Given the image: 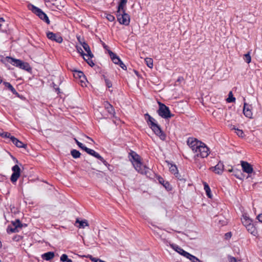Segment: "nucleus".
I'll return each mask as SVG.
<instances>
[{"label":"nucleus","instance_id":"nucleus-1","mask_svg":"<svg viewBox=\"0 0 262 262\" xmlns=\"http://www.w3.org/2000/svg\"><path fill=\"white\" fill-rule=\"evenodd\" d=\"M187 143L192 151L196 153L197 157L204 158L208 156L209 150L201 141L194 138L189 137L187 139Z\"/></svg>","mask_w":262,"mask_h":262},{"label":"nucleus","instance_id":"nucleus-2","mask_svg":"<svg viewBox=\"0 0 262 262\" xmlns=\"http://www.w3.org/2000/svg\"><path fill=\"white\" fill-rule=\"evenodd\" d=\"M145 117H147V122L152 131L160 139L163 141L165 140L166 139V135L162 130L160 126L156 123L155 119L151 117L148 113L145 114Z\"/></svg>","mask_w":262,"mask_h":262},{"label":"nucleus","instance_id":"nucleus-3","mask_svg":"<svg viewBox=\"0 0 262 262\" xmlns=\"http://www.w3.org/2000/svg\"><path fill=\"white\" fill-rule=\"evenodd\" d=\"M129 155L132 157L130 161L136 170L142 174H146L148 168L141 163V157L133 151L129 153Z\"/></svg>","mask_w":262,"mask_h":262},{"label":"nucleus","instance_id":"nucleus-4","mask_svg":"<svg viewBox=\"0 0 262 262\" xmlns=\"http://www.w3.org/2000/svg\"><path fill=\"white\" fill-rule=\"evenodd\" d=\"M6 60L7 62L21 69L25 70L26 71H29L31 69L28 63L23 62L19 59H16L10 57H6Z\"/></svg>","mask_w":262,"mask_h":262},{"label":"nucleus","instance_id":"nucleus-5","mask_svg":"<svg viewBox=\"0 0 262 262\" xmlns=\"http://www.w3.org/2000/svg\"><path fill=\"white\" fill-rule=\"evenodd\" d=\"M159 108L158 113L160 116L164 119H168L172 117L173 115L170 113L169 108L165 104L159 102Z\"/></svg>","mask_w":262,"mask_h":262},{"label":"nucleus","instance_id":"nucleus-6","mask_svg":"<svg viewBox=\"0 0 262 262\" xmlns=\"http://www.w3.org/2000/svg\"><path fill=\"white\" fill-rule=\"evenodd\" d=\"M116 16L117 20L120 24L125 26L129 25L130 23V16L125 11L120 13L117 12Z\"/></svg>","mask_w":262,"mask_h":262},{"label":"nucleus","instance_id":"nucleus-7","mask_svg":"<svg viewBox=\"0 0 262 262\" xmlns=\"http://www.w3.org/2000/svg\"><path fill=\"white\" fill-rule=\"evenodd\" d=\"M34 14H36L41 20L49 25L50 21L47 15L40 8L34 6Z\"/></svg>","mask_w":262,"mask_h":262},{"label":"nucleus","instance_id":"nucleus-8","mask_svg":"<svg viewBox=\"0 0 262 262\" xmlns=\"http://www.w3.org/2000/svg\"><path fill=\"white\" fill-rule=\"evenodd\" d=\"M21 228V224L19 220L12 222V224L9 225L7 229L8 233H15L18 231V229Z\"/></svg>","mask_w":262,"mask_h":262},{"label":"nucleus","instance_id":"nucleus-9","mask_svg":"<svg viewBox=\"0 0 262 262\" xmlns=\"http://www.w3.org/2000/svg\"><path fill=\"white\" fill-rule=\"evenodd\" d=\"M108 54L113 61V62L116 64H119L120 67L123 70L126 69V66L121 60L120 58L115 53L111 50H108Z\"/></svg>","mask_w":262,"mask_h":262},{"label":"nucleus","instance_id":"nucleus-10","mask_svg":"<svg viewBox=\"0 0 262 262\" xmlns=\"http://www.w3.org/2000/svg\"><path fill=\"white\" fill-rule=\"evenodd\" d=\"M12 170L13 172L11 176L10 180L12 183H15L20 177V169L17 165H15L12 167Z\"/></svg>","mask_w":262,"mask_h":262},{"label":"nucleus","instance_id":"nucleus-11","mask_svg":"<svg viewBox=\"0 0 262 262\" xmlns=\"http://www.w3.org/2000/svg\"><path fill=\"white\" fill-rule=\"evenodd\" d=\"M85 151H86L88 154L90 155L94 156V157L97 158L99 160H100L105 165H107V162L97 152H96L94 150L89 148L88 147H85Z\"/></svg>","mask_w":262,"mask_h":262},{"label":"nucleus","instance_id":"nucleus-12","mask_svg":"<svg viewBox=\"0 0 262 262\" xmlns=\"http://www.w3.org/2000/svg\"><path fill=\"white\" fill-rule=\"evenodd\" d=\"M47 36L49 39L55 41L58 43H61L63 40L61 36L57 35L51 32H47Z\"/></svg>","mask_w":262,"mask_h":262},{"label":"nucleus","instance_id":"nucleus-13","mask_svg":"<svg viewBox=\"0 0 262 262\" xmlns=\"http://www.w3.org/2000/svg\"><path fill=\"white\" fill-rule=\"evenodd\" d=\"M241 166L244 172L248 174H251L253 172L252 166L248 162L246 161H241Z\"/></svg>","mask_w":262,"mask_h":262},{"label":"nucleus","instance_id":"nucleus-14","mask_svg":"<svg viewBox=\"0 0 262 262\" xmlns=\"http://www.w3.org/2000/svg\"><path fill=\"white\" fill-rule=\"evenodd\" d=\"M210 169L215 173L221 174L224 171V166L223 163L219 162L215 166L212 167Z\"/></svg>","mask_w":262,"mask_h":262},{"label":"nucleus","instance_id":"nucleus-15","mask_svg":"<svg viewBox=\"0 0 262 262\" xmlns=\"http://www.w3.org/2000/svg\"><path fill=\"white\" fill-rule=\"evenodd\" d=\"M251 106L249 105L247 103H244L243 113L246 117L251 118L252 117V112L251 111Z\"/></svg>","mask_w":262,"mask_h":262},{"label":"nucleus","instance_id":"nucleus-16","mask_svg":"<svg viewBox=\"0 0 262 262\" xmlns=\"http://www.w3.org/2000/svg\"><path fill=\"white\" fill-rule=\"evenodd\" d=\"M80 44L82 46L84 50L86 52L87 54L85 55V57H93V55L91 52L89 46L85 41L80 42Z\"/></svg>","mask_w":262,"mask_h":262},{"label":"nucleus","instance_id":"nucleus-17","mask_svg":"<svg viewBox=\"0 0 262 262\" xmlns=\"http://www.w3.org/2000/svg\"><path fill=\"white\" fill-rule=\"evenodd\" d=\"M10 140L12 142V143L18 147H25L26 146L22 142L19 141L18 139L16 138L14 136H12L11 137Z\"/></svg>","mask_w":262,"mask_h":262},{"label":"nucleus","instance_id":"nucleus-18","mask_svg":"<svg viewBox=\"0 0 262 262\" xmlns=\"http://www.w3.org/2000/svg\"><path fill=\"white\" fill-rule=\"evenodd\" d=\"M74 76L76 78H79L82 83H85L86 77L83 72L81 71H75L74 73Z\"/></svg>","mask_w":262,"mask_h":262},{"label":"nucleus","instance_id":"nucleus-19","mask_svg":"<svg viewBox=\"0 0 262 262\" xmlns=\"http://www.w3.org/2000/svg\"><path fill=\"white\" fill-rule=\"evenodd\" d=\"M171 247L176 251H177L178 253H179L181 255L185 256V257H186V256H187V254H188V253L187 252L184 251L180 247H179L177 245H172Z\"/></svg>","mask_w":262,"mask_h":262},{"label":"nucleus","instance_id":"nucleus-20","mask_svg":"<svg viewBox=\"0 0 262 262\" xmlns=\"http://www.w3.org/2000/svg\"><path fill=\"white\" fill-rule=\"evenodd\" d=\"M126 3L127 0H120L118 6L117 12L120 13L123 11H125V7Z\"/></svg>","mask_w":262,"mask_h":262},{"label":"nucleus","instance_id":"nucleus-21","mask_svg":"<svg viewBox=\"0 0 262 262\" xmlns=\"http://www.w3.org/2000/svg\"><path fill=\"white\" fill-rule=\"evenodd\" d=\"M104 107L105 109L107 110L108 113H109L110 114L113 115L114 116V114L115 113V110L112 106L108 102L106 101L104 102Z\"/></svg>","mask_w":262,"mask_h":262},{"label":"nucleus","instance_id":"nucleus-22","mask_svg":"<svg viewBox=\"0 0 262 262\" xmlns=\"http://www.w3.org/2000/svg\"><path fill=\"white\" fill-rule=\"evenodd\" d=\"M246 228L248 231L251 234L254 236L257 234V231L252 223L246 227Z\"/></svg>","mask_w":262,"mask_h":262},{"label":"nucleus","instance_id":"nucleus-23","mask_svg":"<svg viewBox=\"0 0 262 262\" xmlns=\"http://www.w3.org/2000/svg\"><path fill=\"white\" fill-rule=\"evenodd\" d=\"M54 253L53 252H48L41 255L43 259L46 260H50L54 257Z\"/></svg>","mask_w":262,"mask_h":262},{"label":"nucleus","instance_id":"nucleus-24","mask_svg":"<svg viewBox=\"0 0 262 262\" xmlns=\"http://www.w3.org/2000/svg\"><path fill=\"white\" fill-rule=\"evenodd\" d=\"M242 222L244 226L247 227L252 223V221L247 215H243L242 218Z\"/></svg>","mask_w":262,"mask_h":262},{"label":"nucleus","instance_id":"nucleus-25","mask_svg":"<svg viewBox=\"0 0 262 262\" xmlns=\"http://www.w3.org/2000/svg\"><path fill=\"white\" fill-rule=\"evenodd\" d=\"M76 223L79 224L77 227L79 228H84L86 226H89L88 222L85 220L79 221L77 219L76 221Z\"/></svg>","mask_w":262,"mask_h":262},{"label":"nucleus","instance_id":"nucleus-26","mask_svg":"<svg viewBox=\"0 0 262 262\" xmlns=\"http://www.w3.org/2000/svg\"><path fill=\"white\" fill-rule=\"evenodd\" d=\"M4 84L5 85L6 87H7L8 89H9L13 94L16 95V96H18L19 94L16 92V91L15 90V89L13 87V86L9 82H4Z\"/></svg>","mask_w":262,"mask_h":262},{"label":"nucleus","instance_id":"nucleus-27","mask_svg":"<svg viewBox=\"0 0 262 262\" xmlns=\"http://www.w3.org/2000/svg\"><path fill=\"white\" fill-rule=\"evenodd\" d=\"M204 186V190H205V192L206 193V195L209 198H212V194L211 193V190L210 188L208 185V184L206 182H203Z\"/></svg>","mask_w":262,"mask_h":262},{"label":"nucleus","instance_id":"nucleus-28","mask_svg":"<svg viewBox=\"0 0 262 262\" xmlns=\"http://www.w3.org/2000/svg\"><path fill=\"white\" fill-rule=\"evenodd\" d=\"M169 170L170 172L173 173V174L176 175V177H178V169L176 165H171L170 166H169Z\"/></svg>","mask_w":262,"mask_h":262},{"label":"nucleus","instance_id":"nucleus-29","mask_svg":"<svg viewBox=\"0 0 262 262\" xmlns=\"http://www.w3.org/2000/svg\"><path fill=\"white\" fill-rule=\"evenodd\" d=\"M186 257L188 258L189 260H190L192 262H200V260L199 258H198L195 256L190 254L189 253L188 254H187V256H186Z\"/></svg>","mask_w":262,"mask_h":262},{"label":"nucleus","instance_id":"nucleus-30","mask_svg":"<svg viewBox=\"0 0 262 262\" xmlns=\"http://www.w3.org/2000/svg\"><path fill=\"white\" fill-rule=\"evenodd\" d=\"M145 62L146 65L150 68H152L153 67V60L151 58H146L145 59Z\"/></svg>","mask_w":262,"mask_h":262},{"label":"nucleus","instance_id":"nucleus-31","mask_svg":"<svg viewBox=\"0 0 262 262\" xmlns=\"http://www.w3.org/2000/svg\"><path fill=\"white\" fill-rule=\"evenodd\" d=\"M71 155L74 158H78L80 157L81 154L76 149H73L71 151Z\"/></svg>","mask_w":262,"mask_h":262},{"label":"nucleus","instance_id":"nucleus-32","mask_svg":"<svg viewBox=\"0 0 262 262\" xmlns=\"http://www.w3.org/2000/svg\"><path fill=\"white\" fill-rule=\"evenodd\" d=\"M244 59L247 63H249L251 61V57L249 52L244 55Z\"/></svg>","mask_w":262,"mask_h":262},{"label":"nucleus","instance_id":"nucleus-33","mask_svg":"<svg viewBox=\"0 0 262 262\" xmlns=\"http://www.w3.org/2000/svg\"><path fill=\"white\" fill-rule=\"evenodd\" d=\"M235 98L233 96L232 92H230L229 93L228 98L227 99L228 102H235Z\"/></svg>","mask_w":262,"mask_h":262},{"label":"nucleus","instance_id":"nucleus-34","mask_svg":"<svg viewBox=\"0 0 262 262\" xmlns=\"http://www.w3.org/2000/svg\"><path fill=\"white\" fill-rule=\"evenodd\" d=\"M92 57H84L83 58L84 60H85L87 61V63L91 66L93 67L94 66V63L93 61L91 60V58Z\"/></svg>","mask_w":262,"mask_h":262},{"label":"nucleus","instance_id":"nucleus-35","mask_svg":"<svg viewBox=\"0 0 262 262\" xmlns=\"http://www.w3.org/2000/svg\"><path fill=\"white\" fill-rule=\"evenodd\" d=\"M0 135L2 137L6 138H11V137L12 136L10 134V133L8 132H0Z\"/></svg>","mask_w":262,"mask_h":262},{"label":"nucleus","instance_id":"nucleus-36","mask_svg":"<svg viewBox=\"0 0 262 262\" xmlns=\"http://www.w3.org/2000/svg\"><path fill=\"white\" fill-rule=\"evenodd\" d=\"M5 25H7L5 20L2 17L0 18V30H1L2 31H6V29H4L3 28V26Z\"/></svg>","mask_w":262,"mask_h":262},{"label":"nucleus","instance_id":"nucleus-37","mask_svg":"<svg viewBox=\"0 0 262 262\" xmlns=\"http://www.w3.org/2000/svg\"><path fill=\"white\" fill-rule=\"evenodd\" d=\"M76 49H77V50L78 52L79 53L81 54V55L82 56H83V57L84 58L85 56V55H86V54H85L83 52L82 48L80 47H79V46H76Z\"/></svg>","mask_w":262,"mask_h":262},{"label":"nucleus","instance_id":"nucleus-38","mask_svg":"<svg viewBox=\"0 0 262 262\" xmlns=\"http://www.w3.org/2000/svg\"><path fill=\"white\" fill-rule=\"evenodd\" d=\"M68 255L66 254H63L61 257H60V261H62V262H65V261H67V260L68 259Z\"/></svg>","mask_w":262,"mask_h":262},{"label":"nucleus","instance_id":"nucleus-39","mask_svg":"<svg viewBox=\"0 0 262 262\" xmlns=\"http://www.w3.org/2000/svg\"><path fill=\"white\" fill-rule=\"evenodd\" d=\"M107 19L110 21H113L115 20V17L110 14H107L106 16Z\"/></svg>","mask_w":262,"mask_h":262},{"label":"nucleus","instance_id":"nucleus-40","mask_svg":"<svg viewBox=\"0 0 262 262\" xmlns=\"http://www.w3.org/2000/svg\"><path fill=\"white\" fill-rule=\"evenodd\" d=\"M234 129L236 130L235 133L239 137H243L244 132L242 130H241L239 129H235V128H234Z\"/></svg>","mask_w":262,"mask_h":262},{"label":"nucleus","instance_id":"nucleus-41","mask_svg":"<svg viewBox=\"0 0 262 262\" xmlns=\"http://www.w3.org/2000/svg\"><path fill=\"white\" fill-rule=\"evenodd\" d=\"M104 80H105V84L107 86V87L108 88H111L112 86V84L111 81L107 78H105Z\"/></svg>","mask_w":262,"mask_h":262},{"label":"nucleus","instance_id":"nucleus-42","mask_svg":"<svg viewBox=\"0 0 262 262\" xmlns=\"http://www.w3.org/2000/svg\"><path fill=\"white\" fill-rule=\"evenodd\" d=\"M77 144L80 148H81L82 149H83L85 151V147H86L82 143L79 142Z\"/></svg>","mask_w":262,"mask_h":262},{"label":"nucleus","instance_id":"nucleus-43","mask_svg":"<svg viewBox=\"0 0 262 262\" xmlns=\"http://www.w3.org/2000/svg\"><path fill=\"white\" fill-rule=\"evenodd\" d=\"M228 259L229 262H236V259L231 256L228 257Z\"/></svg>","mask_w":262,"mask_h":262},{"label":"nucleus","instance_id":"nucleus-44","mask_svg":"<svg viewBox=\"0 0 262 262\" xmlns=\"http://www.w3.org/2000/svg\"><path fill=\"white\" fill-rule=\"evenodd\" d=\"M102 45L103 46V47L108 52V50H110L109 47L107 45H106L105 43L103 42H102Z\"/></svg>","mask_w":262,"mask_h":262},{"label":"nucleus","instance_id":"nucleus-45","mask_svg":"<svg viewBox=\"0 0 262 262\" xmlns=\"http://www.w3.org/2000/svg\"><path fill=\"white\" fill-rule=\"evenodd\" d=\"M257 219L259 221V222L262 223V213L257 215Z\"/></svg>","mask_w":262,"mask_h":262},{"label":"nucleus","instance_id":"nucleus-46","mask_svg":"<svg viewBox=\"0 0 262 262\" xmlns=\"http://www.w3.org/2000/svg\"><path fill=\"white\" fill-rule=\"evenodd\" d=\"M163 185L166 188H168L169 186V184L168 182H165L164 184H163Z\"/></svg>","mask_w":262,"mask_h":262},{"label":"nucleus","instance_id":"nucleus-47","mask_svg":"<svg viewBox=\"0 0 262 262\" xmlns=\"http://www.w3.org/2000/svg\"><path fill=\"white\" fill-rule=\"evenodd\" d=\"M28 8L29 10H31L33 11V5L30 4L28 5Z\"/></svg>","mask_w":262,"mask_h":262},{"label":"nucleus","instance_id":"nucleus-48","mask_svg":"<svg viewBox=\"0 0 262 262\" xmlns=\"http://www.w3.org/2000/svg\"><path fill=\"white\" fill-rule=\"evenodd\" d=\"M159 182L162 184L163 185V184H164L165 182L164 181V180H163V178H161L159 179Z\"/></svg>","mask_w":262,"mask_h":262},{"label":"nucleus","instance_id":"nucleus-49","mask_svg":"<svg viewBox=\"0 0 262 262\" xmlns=\"http://www.w3.org/2000/svg\"><path fill=\"white\" fill-rule=\"evenodd\" d=\"M96 259H99V258H94V257L91 258L92 261H94V262H96Z\"/></svg>","mask_w":262,"mask_h":262},{"label":"nucleus","instance_id":"nucleus-50","mask_svg":"<svg viewBox=\"0 0 262 262\" xmlns=\"http://www.w3.org/2000/svg\"><path fill=\"white\" fill-rule=\"evenodd\" d=\"M67 262H73L72 260L71 259L68 258Z\"/></svg>","mask_w":262,"mask_h":262},{"label":"nucleus","instance_id":"nucleus-51","mask_svg":"<svg viewBox=\"0 0 262 262\" xmlns=\"http://www.w3.org/2000/svg\"><path fill=\"white\" fill-rule=\"evenodd\" d=\"M74 140H75V142L76 143V144H77L79 142V141L76 138L74 139Z\"/></svg>","mask_w":262,"mask_h":262},{"label":"nucleus","instance_id":"nucleus-52","mask_svg":"<svg viewBox=\"0 0 262 262\" xmlns=\"http://www.w3.org/2000/svg\"><path fill=\"white\" fill-rule=\"evenodd\" d=\"M77 39L78 40H79V42L80 43V42H82L81 40H80V37H77Z\"/></svg>","mask_w":262,"mask_h":262},{"label":"nucleus","instance_id":"nucleus-53","mask_svg":"<svg viewBox=\"0 0 262 262\" xmlns=\"http://www.w3.org/2000/svg\"><path fill=\"white\" fill-rule=\"evenodd\" d=\"M86 138H88V139H89L90 140H91V141H92L93 142H94V141H93V140H92V139H91V138H90V137H88V136H86Z\"/></svg>","mask_w":262,"mask_h":262},{"label":"nucleus","instance_id":"nucleus-54","mask_svg":"<svg viewBox=\"0 0 262 262\" xmlns=\"http://www.w3.org/2000/svg\"><path fill=\"white\" fill-rule=\"evenodd\" d=\"M2 82V79L0 78V84Z\"/></svg>","mask_w":262,"mask_h":262},{"label":"nucleus","instance_id":"nucleus-55","mask_svg":"<svg viewBox=\"0 0 262 262\" xmlns=\"http://www.w3.org/2000/svg\"><path fill=\"white\" fill-rule=\"evenodd\" d=\"M56 91H58V93L59 92V88H57Z\"/></svg>","mask_w":262,"mask_h":262},{"label":"nucleus","instance_id":"nucleus-56","mask_svg":"<svg viewBox=\"0 0 262 262\" xmlns=\"http://www.w3.org/2000/svg\"><path fill=\"white\" fill-rule=\"evenodd\" d=\"M36 259L38 260V262H40V260L38 258H36Z\"/></svg>","mask_w":262,"mask_h":262}]
</instances>
